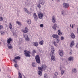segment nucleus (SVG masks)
Instances as JSON below:
<instances>
[{"label": "nucleus", "mask_w": 78, "mask_h": 78, "mask_svg": "<svg viewBox=\"0 0 78 78\" xmlns=\"http://www.w3.org/2000/svg\"><path fill=\"white\" fill-rule=\"evenodd\" d=\"M28 31V28H27V27H25V29L23 30V32L25 33H27Z\"/></svg>", "instance_id": "17"}, {"label": "nucleus", "mask_w": 78, "mask_h": 78, "mask_svg": "<svg viewBox=\"0 0 78 78\" xmlns=\"http://www.w3.org/2000/svg\"><path fill=\"white\" fill-rule=\"evenodd\" d=\"M40 27H41V28H42L44 26V25L43 24H41L40 25Z\"/></svg>", "instance_id": "47"}, {"label": "nucleus", "mask_w": 78, "mask_h": 78, "mask_svg": "<svg viewBox=\"0 0 78 78\" xmlns=\"http://www.w3.org/2000/svg\"><path fill=\"white\" fill-rule=\"evenodd\" d=\"M13 35L15 37H17V34H16V33H13Z\"/></svg>", "instance_id": "38"}, {"label": "nucleus", "mask_w": 78, "mask_h": 78, "mask_svg": "<svg viewBox=\"0 0 78 78\" xmlns=\"http://www.w3.org/2000/svg\"><path fill=\"white\" fill-rule=\"evenodd\" d=\"M58 53L60 56H61V57L63 56V55H64V52H63V51H62V50H59L58 51Z\"/></svg>", "instance_id": "8"}, {"label": "nucleus", "mask_w": 78, "mask_h": 78, "mask_svg": "<svg viewBox=\"0 0 78 78\" xmlns=\"http://www.w3.org/2000/svg\"><path fill=\"white\" fill-rule=\"evenodd\" d=\"M24 10L25 12H27V13H28V12H30L28 11L27 8H24Z\"/></svg>", "instance_id": "23"}, {"label": "nucleus", "mask_w": 78, "mask_h": 78, "mask_svg": "<svg viewBox=\"0 0 78 78\" xmlns=\"http://www.w3.org/2000/svg\"><path fill=\"white\" fill-rule=\"evenodd\" d=\"M38 16L39 18L40 19H42L43 17H44L43 13L40 12L38 13Z\"/></svg>", "instance_id": "6"}, {"label": "nucleus", "mask_w": 78, "mask_h": 78, "mask_svg": "<svg viewBox=\"0 0 78 78\" xmlns=\"http://www.w3.org/2000/svg\"><path fill=\"white\" fill-rule=\"evenodd\" d=\"M64 73V70L63 69L61 70V74L62 75Z\"/></svg>", "instance_id": "31"}, {"label": "nucleus", "mask_w": 78, "mask_h": 78, "mask_svg": "<svg viewBox=\"0 0 78 78\" xmlns=\"http://www.w3.org/2000/svg\"><path fill=\"white\" fill-rule=\"evenodd\" d=\"M69 53L70 54H72V50H70Z\"/></svg>", "instance_id": "48"}, {"label": "nucleus", "mask_w": 78, "mask_h": 78, "mask_svg": "<svg viewBox=\"0 0 78 78\" xmlns=\"http://www.w3.org/2000/svg\"><path fill=\"white\" fill-rule=\"evenodd\" d=\"M74 45V41H72L71 43V44H70V46L72 47Z\"/></svg>", "instance_id": "27"}, {"label": "nucleus", "mask_w": 78, "mask_h": 78, "mask_svg": "<svg viewBox=\"0 0 78 78\" xmlns=\"http://www.w3.org/2000/svg\"><path fill=\"white\" fill-rule=\"evenodd\" d=\"M9 27L10 29H12V24L11 23L9 24Z\"/></svg>", "instance_id": "36"}, {"label": "nucleus", "mask_w": 78, "mask_h": 78, "mask_svg": "<svg viewBox=\"0 0 78 78\" xmlns=\"http://www.w3.org/2000/svg\"><path fill=\"white\" fill-rule=\"evenodd\" d=\"M20 57L19 56H16L15 57V58L13 59V62H14L16 64L17 63V62L16 60L17 59H20Z\"/></svg>", "instance_id": "4"}, {"label": "nucleus", "mask_w": 78, "mask_h": 78, "mask_svg": "<svg viewBox=\"0 0 78 78\" xmlns=\"http://www.w3.org/2000/svg\"><path fill=\"white\" fill-rule=\"evenodd\" d=\"M1 44V42H0V44Z\"/></svg>", "instance_id": "54"}, {"label": "nucleus", "mask_w": 78, "mask_h": 78, "mask_svg": "<svg viewBox=\"0 0 78 78\" xmlns=\"http://www.w3.org/2000/svg\"><path fill=\"white\" fill-rule=\"evenodd\" d=\"M54 78H57V77H54Z\"/></svg>", "instance_id": "53"}, {"label": "nucleus", "mask_w": 78, "mask_h": 78, "mask_svg": "<svg viewBox=\"0 0 78 78\" xmlns=\"http://www.w3.org/2000/svg\"><path fill=\"white\" fill-rule=\"evenodd\" d=\"M24 55L25 56L27 57H30V52L29 51H27V50L24 51Z\"/></svg>", "instance_id": "3"}, {"label": "nucleus", "mask_w": 78, "mask_h": 78, "mask_svg": "<svg viewBox=\"0 0 78 78\" xmlns=\"http://www.w3.org/2000/svg\"><path fill=\"white\" fill-rule=\"evenodd\" d=\"M63 0V1H64V0Z\"/></svg>", "instance_id": "59"}, {"label": "nucleus", "mask_w": 78, "mask_h": 78, "mask_svg": "<svg viewBox=\"0 0 78 78\" xmlns=\"http://www.w3.org/2000/svg\"><path fill=\"white\" fill-rule=\"evenodd\" d=\"M72 71L74 73H76V72L77 71H76V69H72Z\"/></svg>", "instance_id": "29"}, {"label": "nucleus", "mask_w": 78, "mask_h": 78, "mask_svg": "<svg viewBox=\"0 0 78 78\" xmlns=\"http://www.w3.org/2000/svg\"><path fill=\"white\" fill-rule=\"evenodd\" d=\"M40 4H41L39 3V4L37 5V7L39 8H41V6L40 5Z\"/></svg>", "instance_id": "40"}, {"label": "nucleus", "mask_w": 78, "mask_h": 78, "mask_svg": "<svg viewBox=\"0 0 78 78\" xmlns=\"http://www.w3.org/2000/svg\"><path fill=\"white\" fill-rule=\"evenodd\" d=\"M58 75V73L57 72H55L54 73V75L55 76L54 77H57V76Z\"/></svg>", "instance_id": "35"}, {"label": "nucleus", "mask_w": 78, "mask_h": 78, "mask_svg": "<svg viewBox=\"0 0 78 78\" xmlns=\"http://www.w3.org/2000/svg\"><path fill=\"white\" fill-rule=\"evenodd\" d=\"M7 45L8 46V48L9 49H11L12 48V46L10 44H8Z\"/></svg>", "instance_id": "18"}, {"label": "nucleus", "mask_w": 78, "mask_h": 78, "mask_svg": "<svg viewBox=\"0 0 78 78\" xmlns=\"http://www.w3.org/2000/svg\"><path fill=\"white\" fill-rule=\"evenodd\" d=\"M24 77V78H26V77Z\"/></svg>", "instance_id": "56"}, {"label": "nucleus", "mask_w": 78, "mask_h": 78, "mask_svg": "<svg viewBox=\"0 0 78 78\" xmlns=\"http://www.w3.org/2000/svg\"><path fill=\"white\" fill-rule=\"evenodd\" d=\"M38 70H41V71H42V69H43L41 66V67H38Z\"/></svg>", "instance_id": "33"}, {"label": "nucleus", "mask_w": 78, "mask_h": 78, "mask_svg": "<svg viewBox=\"0 0 78 78\" xmlns=\"http://www.w3.org/2000/svg\"><path fill=\"white\" fill-rule=\"evenodd\" d=\"M71 37L72 39H75V35L73 33H72L71 34Z\"/></svg>", "instance_id": "20"}, {"label": "nucleus", "mask_w": 78, "mask_h": 78, "mask_svg": "<svg viewBox=\"0 0 78 78\" xmlns=\"http://www.w3.org/2000/svg\"><path fill=\"white\" fill-rule=\"evenodd\" d=\"M63 6L64 8H68L69 7V4L66 3H64L63 4Z\"/></svg>", "instance_id": "7"}, {"label": "nucleus", "mask_w": 78, "mask_h": 78, "mask_svg": "<svg viewBox=\"0 0 78 78\" xmlns=\"http://www.w3.org/2000/svg\"><path fill=\"white\" fill-rule=\"evenodd\" d=\"M1 33L2 35H4L5 34V32L4 31H2L1 32Z\"/></svg>", "instance_id": "37"}, {"label": "nucleus", "mask_w": 78, "mask_h": 78, "mask_svg": "<svg viewBox=\"0 0 78 78\" xmlns=\"http://www.w3.org/2000/svg\"><path fill=\"white\" fill-rule=\"evenodd\" d=\"M32 53L33 54H35V53H36V51L35 50H33Z\"/></svg>", "instance_id": "43"}, {"label": "nucleus", "mask_w": 78, "mask_h": 78, "mask_svg": "<svg viewBox=\"0 0 78 78\" xmlns=\"http://www.w3.org/2000/svg\"><path fill=\"white\" fill-rule=\"evenodd\" d=\"M56 27H57V24L55 23L54 24V26L52 27V28L54 30H56Z\"/></svg>", "instance_id": "13"}, {"label": "nucleus", "mask_w": 78, "mask_h": 78, "mask_svg": "<svg viewBox=\"0 0 78 78\" xmlns=\"http://www.w3.org/2000/svg\"><path fill=\"white\" fill-rule=\"evenodd\" d=\"M16 23H17V24H18L19 25H22V24L20 22L17 21H16Z\"/></svg>", "instance_id": "30"}, {"label": "nucleus", "mask_w": 78, "mask_h": 78, "mask_svg": "<svg viewBox=\"0 0 78 78\" xmlns=\"http://www.w3.org/2000/svg\"><path fill=\"white\" fill-rule=\"evenodd\" d=\"M33 17L34 18V20H37V19H38V17H37V15H36V13H34L33 14Z\"/></svg>", "instance_id": "9"}, {"label": "nucleus", "mask_w": 78, "mask_h": 78, "mask_svg": "<svg viewBox=\"0 0 78 78\" xmlns=\"http://www.w3.org/2000/svg\"><path fill=\"white\" fill-rule=\"evenodd\" d=\"M44 78H48V76L46 74H44Z\"/></svg>", "instance_id": "39"}, {"label": "nucleus", "mask_w": 78, "mask_h": 78, "mask_svg": "<svg viewBox=\"0 0 78 78\" xmlns=\"http://www.w3.org/2000/svg\"><path fill=\"white\" fill-rule=\"evenodd\" d=\"M62 14L63 16H66V12H65L64 11H62Z\"/></svg>", "instance_id": "34"}, {"label": "nucleus", "mask_w": 78, "mask_h": 78, "mask_svg": "<svg viewBox=\"0 0 78 78\" xmlns=\"http://www.w3.org/2000/svg\"><path fill=\"white\" fill-rule=\"evenodd\" d=\"M59 40L58 39H56V42L57 43H59Z\"/></svg>", "instance_id": "45"}, {"label": "nucleus", "mask_w": 78, "mask_h": 78, "mask_svg": "<svg viewBox=\"0 0 78 78\" xmlns=\"http://www.w3.org/2000/svg\"><path fill=\"white\" fill-rule=\"evenodd\" d=\"M51 52L50 54L51 56V60L55 61V53H54V51H55V49L54 48V47L53 46H51Z\"/></svg>", "instance_id": "1"}, {"label": "nucleus", "mask_w": 78, "mask_h": 78, "mask_svg": "<svg viewBox=\"0 0 78 78\" xmlns=\"http://www.w3.org/2000/svg\"><path fill=\"white\" fill-rule=\"evenodd\" d=\"M38 75H40V76H42V72L41 71H39L38 72Z\"/></svg>", "instance_id": "25"}, {"label": "nucleus", "mask_w": 78, "mask_h": 78, "mask_svg": "<svg viewBox=\"0 0 78 78\" xmlns=\"http://www.w3.org/2000/svg\"><path fill=\"white\" fill-rule=\"evenodd\" d=\"M57 2H59L60 0H56Z\"/></svg>", "instance_id": "49"}, {"label": "nucleus", "mask_w": 78, "mask_h": 78, "mask_svg": "<svg viewBox=\"0 0 78 78\" xmlns=\"http://www.w3.org/2000/svg\"><path fill=\"white\" fill-rule=\"evenodd\" d=\"M68 1H69V0H67Z\"/></svg>", "instance_id": "57"}, {"label": "nucleus", "mask_w": 78, "mask_h": 78, "mask_svg": "<svg viewBox=\"0 0 78 78\" xmlns=\"http://www.w3.org/2000/svg\"><path fill=\"white\" fill-rule=\"evenodd\" d=\"M39 3L43 5L45 3V1L44 0H39Z\"/></svg>", "instance_id": "14"}, {"label": "nucleus", "mask_w": 78, "mask_h": 78, "mask_svg": "<svg viewBox=\"0 0 78 78\" xmlns=\"http://www.w3.org/2000/svg\"><path fill=\"white\" fill-rule=\"evenodd\" d=\"M53 44H54V46H55V47H58V44H57V43L55 42V41H53Z\"/></svg>", "instance_id": "22"}, {"label": "nucleus", "mask_w": 78, "mask_h": 78, "mask_svg": "<svg viewBox=\"0 0 78 78\" xmlns=\"http://www.w3.org/2000/svg\"><path fill=\"white\" fill-rule=\"evenodd\" d=\"M47 65L45 64H43L41 66V67L43 70H45L47 69Z\"/></svg>", "instance_id": "11"}, {"label": "nucleus", "mask_w": 78, "mask_h": 78, "mask_svg": "<svg viewBox=\"0 0 78 78\" xmlns=\"http://www.w3.org/2000/svg\"><path fill=\"white\" fill-rule=\"evenodd\" d=\"M52 21L53 23H55L56 22V18L54 16H53L52 17Z\"/></svg>", "instance_id": "15"}, {"label": "nucleus", "mask_w": 78, "mask_h": 78, "mask_svg": "<svg viewBox=\"0 0 78 78\" xmlns=\"http://www.w3.org/2000/svg\"><path fill=\"white\" fill-rule=\"evenodd\" d=\"M35 60L37 63V64H40L41 62V60H40V57L39 55H37L35 57Z\"/></svg>", "instance_id": "2"}, {"label": "nucleus", "mask_w": 78, "mask_h": 78, "mask_svg": "<svg viewBox=\"0 0 78 78\" xmlns=\"http://www.w3.org/2000/svg\"><path fill=\"white\" fill-rule=\"evenodd\" d=\"M77 14L78 15V12H77Z\"/></svg>", "instance_id": "58"}, {"label": "nucleus", "mask_w": 78, "mask_h": 78, "mask_svg": "<svg viewBox=\"0 0 78 78\" xmlns=\"http://www.w3.org/2000/svg\"><path fill=\"white\" fill-rule=\"evenodd\" d=\"M23 36L24 37L25 40L26 41H28V42H29L30 41V38H29V37H28V36L26 34H24Z\"/></svg>", "instance_id": "5"}, {"label": "nucleus", "mask_w": 78, "mask_h": 78, "mask_svg": "<svg viewBox=\"0 0 78 78\" xmlns=\"http://www.w3.org/2000/svg\"><path fill=\"white\" fill-rule=\"evenodd\" d=\"M70 27H72V25L70 24Z\"/></svg>", "instance_id": "51"}, {"label": "nucleus", "mask_w": 78, "mask_h": 78, "mask_svg": "<svg viewBox=\"0 0 78 78\" xmlns=\"http://www.w3.org/2000/svg\"><path fill=\"white\" fill-rule=\"evenodd\" d=\"M58 33L59 36H61L62 35V32L59 29L58 30Z\"/></svg>", "instance_id": "19"}, {"label": "nucleus", "mask_w": 78, "mask_h": 78, "mask_svg": "<svg viewBox=\"0 0 78 78\" xmlns=\"http://www.w3.org/2000/svg\"><path fill=\"white\" fill-rule=\"evenodd\" d=\"M52 1H54V0H51Z\"/></svg>", "instance_id": "55"}, {"label": "nucleus", "mask_w": 78, "mask_h": 78, "mask_svg": "<svg viewBox=\"0 0 78 78\" xmlns=\"http://www.w3.org/2000/svg\"><path fill=\"white\" fill-rule=\"evenodd\" d=\"M73 28V25H72V28Z\"/></svg>", "instance_id": "52"}, {"label": "nucleus", "mask_w": 78, "mask_h": 78, "mask_svg": "<svg viewBox=\"0 0 78 78\" xmlns=\"http://www.w3.org/2000/svg\"><path fill=\"white\" fill-rule=\"evenodd\" d=\"M61 41H63L64 39V37L62 36L60 38Z\"/></svg>", "instance_id": "41"}, {"label": "nucleus", "mask_w": 78, "mask_h": 78, "mask_svg": "<svg viewBox=\"0 0 78 78\" xmlns=\"http://www.w3.org/2000/svg\"><path fill=\"white\" fill-rule=\"evenodd\" d=\"M27 23L28 25H30L31 23V20L29 19L27 21Z\"/></svg>", "instance_id": "26"}, {"label": "nucleus", "mask_w": 78, "mask_h": 78, "mask_svg": "<svg viewBox=\"0 0 78 78\" xmlns=\"http://www.w3.org/2000/svg\"><path fill=\"white\" fill-rule=\"evenodd\" d=\"M38 44H39L37 42H35L33 43V45H34V46H35V47H37Z\"/></svg>", "instance_id": "16"}, {"label": "nucleus", "mask_w": 78, "mask_h": 78, "mask_svg": "<svg viewBox=\"0 0 78 78\" xmlns=\"http://www.w3.org/2000/svg\"><path fill=\"white\" fill-rule=\"evenodd\" d=\"M1 23H0V24H1Z\"/></svg>", "instance_id": "60"}, {"label": "nucleus", "mask_w": 78, "mask_h": 78, "mask_svg": "<svg viewBox=\"0 0 78 78\" xmlns=\"http://www.w3.org/2000/svg\"><path fill=\"white\" fill-rule=\"evenodd\" d=\"M52 37L53 38H55V39H59V36L58 35L53 34L52 35Z\"/></svg>", "instance_id": "10"}, {"label": "nucleus", "mask_w": 78, "mask_h": 78, "mask_svg": "<svg viewBox=\"0 0 78 78\" xmlns=\"http://www.w3.org/2000/svg\"><path fill=\"white\" fill-rule=\"evenodd\" d=\"M39 44L40 45H43V44H44V41L42 40V41H40Z\"/></svg>", "instance_id": "28"}, {"label": "nucleus", "mask_w": 78, "mask_h": 78, "mask_svg": "<svg viewBox=\"0 0 78 78\" xmlns=\"http://www.w3.org/2000/svg\"><path fill=\"white\" fill-rule=\"evenodd\" d=\"M14 66L16 68L18 67V65L17 64H14Z\"/></svg>", "instance_id": "44"}, {"label": "nucleus", "mask_w": 78, "mask_h": 78, "mask_svg": "<svg viewBox=\"0 0 78 78\" xmlns=\"http://www.w3.org/2000/svg\"><path fill=\"white\" fill-rule=\"evenodd\" d=\"M77 33L78 34V27L77 28Z\"/></svg>", "instance_id": "50"}, {"label": "nucleus", "mask_w": 78, "mask_h": 78, "mask_svg": "<svg viewBox=\"0 0 78 78\" xmlns=\"http://www.w3.org/2000/svg\"><path fill=\"white\" fill-rule=\"evenodd\" d=\"M32 65L33 67H35V66L36 65L35 64V62H33L32 63Z\"/></svg>", "instance_id": "32"}, {"label": "nucleus", "mask_w": 78, "mask_h": 78, "mask_svg": "<svg viewBox=\"0 0 78 78\" xmlns=\"http://www.w3.org/2000/svg\"><path fill=\"white\" fill-rule=\"evenodd\" d=\"M18 74L19 76L18 77V78H22V74L19 71L18 73Z\"/></svg>", "instance_id": "24"}, {"label": "nucleus", "mask_w": 78, "mask_h": 78, "mask_svg": "<svg viewBox=\"0 0 78 78\" xmlns=\"http://www.w3.org/2000/svg\"><path fill=\"white\" fill-rule=\"evenodd\" d=\"M68 61H73V57L70 56L68 58Z\"/></svg>", "instance_id": "12"}, {"label": "nucleus", "mask_w": 78, "mask_h": 78, "mask_svg": "<svg viewBox=\"0 0 78 78\" xmlns=\"http://www.w3.org/2000/svg\"><path fill=\"white\" fill-rule=\"evenodd\" d=\"M2 28H3V26L0 25V30H1Z\"/></svg>", "instance_id": "46"}, {"label": "nucleus", "mask_w": 78, "mask_h": 78, "mask_svg": "<svg viewBox=\"0 0 78 78\" xmlns=\"http://www.w3.org/2000/svg\"><path fill=\"white\" fill-rule=\"evenodd\" d=\"M11 41H12V39L11 38H9L7 40V43L8 44H10Z\"/></svg>", "instance_id": "21"}, {"label": "nucleus", "mask_w": 78, "mask_h": 78, "mask_svg": "<svg viewBox=\"0 0 78 78\" xmlns=\"http://www.w3.org/2000/svg\"><path fill=\"white\" fill-rule=\"evenodd\" d=\"M3 18L2 17H0V21H3Z\"/></svg>", "instance_id": "42"}]
</instances>
